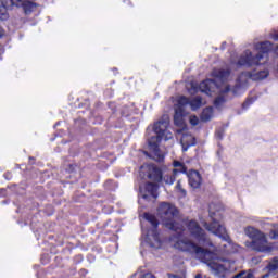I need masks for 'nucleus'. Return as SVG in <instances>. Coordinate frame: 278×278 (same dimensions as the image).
Here are the masks:
<instances>
[{
    "label": "nucleus",
    "instance_id": "obj_2",
    "mask_svg": "<svg viewBox=\"0 0 278 278\" xmlns=\"http://www.w3.org/2000/svg\"><path fill=\"white\" fill-rule=\"evenodd\" d=\"M212 75L215 77V79H206L202 81L199 86V90L208 97H212L213 94H219L215 99L214 105L216 108H220L226 101L225 94L229 92V85L226 83L227 79H229V73L223 70H214Z\"/></svg>",
    "mask_w": 278,
    "mask_h": 278
},
{
    "label": "nucleus",
    "instance_id": "obj_13",
    "mask_svg": "<svg viewBox=\"0 0 278 278\" xmlns=\"http://www.w3.org/2000/svg\"><path fill=\"white\" fill-rule=\"evenodd\" d=\"M268 75H269L268 70H263L258 73L247 72V73H243L239 76L238 83L239 84H244V81H247V79H253V81H260L262 79H266V77H268Z\"/></svg>",
    "mask_w": 278,
    "mask_h": 278
},
{
    "label": "nucleus",
    "instance_id": "obj_23",
    "mask_svg": "<svg viewBox=\"0 0 278 278\" xmlns=\"http://www.w3.org/2000/svg\"><path fill=\"white\" fill-rule=\"evenodd\" d=\"M141 278H155L153 274H144Z\"/></svg>",
    "mask_w": 278,
    "mask_h": 278
},
{
    "label": "nucleus",
    "instance_id": "obj_3",
    "mask_svg": "<svg viewBox=\"0 0 278 278\" xmlns=\"http://www.w3.org/2000/svg\"><path fill=\"white\" fill-rule=\"evenodd\" d=\"M273 49L270 41L258 42L254 46V52L245 50L237 63H232V68H253L254 66H265L268 64V51Z\"/></svg>",
    "mask_w": 278,
    "mask_h": 278
},
{
    "label": "nucleus",
    "instance_id": "obj_22",
    "mask_svg": "<svg viewBox=\"0 0 278 278\" xmlns=\"http://www.w3.org/2000/svg\"><path fill=\"white\" fill-rule=\"evenodd\" d=\"M270 36H271L273 40H278V31L271 33Z\"/></svg>",
    "mask_w": 278,
    "mask_h": 278
},
{
    "label": "nucleus",
    "instance_id": "obj_18",
    "mask_svg": "<svg viewBox=\"0 0 278 278\" xmlns=\"http://www.w3.org/2000/svg\"><path fill=\"white\" fill-rule=\"evenodd\" d=\"M269 238L271 240H277L278 239V225L274 227V229L269 232Z\"/></svg>",
    "mask_w": 278,
    "mask_h": 278
},
{
    "label": "nucleus",
    "instance_id": "obj_21",
    "mask_svg": "<svg viewBox=\"0 0 278 278\" xmlns=\"http://www.w3.org/2000/svg\"><path fill=\"white\" fill-rule=\"evenodd\" d=\"M189 123L190 125H192L193 127H197V125H199V118L195 115H191L189 117Z\"/></svg>",
    "mask_w": 278,
    "mask_h": 278
},
{
    "label": "nucleus",
    "instance_id": "obj_5",
    "mask_svg": "<svg viewBox=\"0 0 278 278\" xmlns=\"http://www.w3.org/2000/svg\"><path fill=\"white\" fill-rule=\"evenodd\" d=\"M173 166L175 168L173 172H162L160 168L155 167V165H143L141 166V170L143 173L147 172L149 179H152V181L173 186L177 173H186V165L179 161H174Z\"/></svg>",
    "mask_w": 278,
    "mask_h": 278
},
{
    "label": "nucleus",
    "instance_id": "obj_24",
    "mask_svg": "<svg viewBox=\"0 0 278 278\" xmlns=\"http://www.w3.org/2000/svg\"><path fill=\"white\" fill-rule=\"evenodd\" d=\"M3 36V29L0 28V38Z\"/></svg>",
    "mask_w": 278,
    "mask_h": 278
},
{
    "label": "nucleus",
    "instance_id": "obj_17",
    "mask_svg": "<svg viewBox=\"0 0 278 278\" xmlns=\"http://www.w3.org/2000/svg\"><path fill=\"white\" fill-rule=\"evenodd\" d=\"M233 278H253V274L251 271H242L236 275Z\"/></svg>",
    "mask_w": 278,
    "mask_h": 278
},
{
    "label": "nucleus",
    "instance_id": "obj_19",
    "mask_svg": "<svg viewBox=\"0 0 278 278\" xmlns=\"http://www.w3.org/2000/svg\"><path fill=\"white\" fill-rule=\"evenodd\" d=\"M176 192H178V194H180V197H186V190H184V188H181V181L177 182Z\"/></svg>",
    "mask_w": 278,
    "mask_h": 278
},
{
    "label": "nucleus",
    "instance_id": "obj_20",
    "mask_svg": "<svg viewBox=\"0 0 278 278\" xmlns=\"http://www.w3.org/2000/svg\"><path fill=\"white\" fill-rule=\"evenodd\" d=\"M269 270H278V258H274L269 265H268Z\"/></svg>",
    "mask_w": 278,
    "mask_h": 278
},
{
    "label": "nucleus",
    "instance_id": "obj_11",
    "mask_svg": "<svg viewBox=\"0 0 278 278\" xmlns=\"http://www.w3.org/2000/svg\"><path fill=\"white\" fill-rule=\"evenodd\" d=\"M14 5H15V8H23V10L26 14H29V12H31L36 8V4H34L30 1L10 0L9 2H5V3L1 2L0 18H1V16L5 15L7 10L14 8Z\"/></svg>",
    "mask_w": 278,
    "mask_h": 278
},
{
    "label": "nucleus",
    "instance_id": "obj_16",
    "mask_svg": "<svg viewBox=\"0 0 278 278\" xmlns=\"http://www.w3.org/2000/svg\"><path fill=\"white\" fill-rule=\"evenodd\" d=\"M214 116V109L212 106H208L203 110L201 114V121L207 122L211 121Z\"/></svg>",
    "mask_w": 278,
    "mask_h": 278
},
{
    "label": "nucleus",
    "instance_id": "obj_1",
    "mask_svg": "<svg viewBox=\"0 0 278 278\" xmlns=\"http://www.w3.org/2000/svg\"><path fill=\"white\" fill-rule=\"evenodd\" d=\"M188 231L197 243L184 238V235L173 236L169 242L174 249L178 251H188L194 253L201 262L210 266L213 275L216 277H225L229 273H236V263L223 258H218L216 248L212 244V241L205 236V231L201 229L195 220H191L187 224Z\"/></svg>",
    "mask_w": 278,
    "mask_h": 278
},
{
    "label": "nucleus",
    "instance_id": "obj_12",
    "mask_svg": "<svg viewBox=\"0 0 278 278\" xmlns=\"http://www.w3.org/2000/svg\"><path fill=\"white\" fill-rule=\"evenodd\" d=\"M179 129L177 130L178 136H180V144H182V151H188L189 147H194L195 140L194 137L186 131L187 126H178Z\"/></svg>",
    "mask_w": 278,
    "mask_h": 278
},
{
    "label": "nucleus",
    "instance_id": "obj_6",
    "mask_svg": "<svg viewBox=\"0 0 278 278\" xmlns=\"http://www.w3.org/2000/svg\"><path fill=\"white\" fill-rule=\"evenodd\" d=\"M188 105L193 112H197L199 108L203 105V100L201 98H192L188 99L184 96H179L176 99V102L174 104V124L176 127H186V116H188Z\"/></svg>",
    "mask_w": 278,
    "mask_h": 278
},
{
    "label": "nucleus",
    "instance_id": "obj_4",
    "mask_svg": "<svg viewBox=\"0 0 278 278\" xmlns=\"http://www.w3.org/2000/svg\"><path fill=\"white\" fill-rule=\"evenodd\" d=\"M173 132L168 130V119L156 122L152 127H148V147L156 162L164 160V154L160 152V141L170 140Z\"/></svg>",
    "mask_w": 278,
    "mask_h": 278
},
{
    "label": "nucleus",
    "instance_id": "obj_9",
    "mask_svg": "<svg viewBox=\"0 0 278 278\" xmlns=\"http://www.w3.org/2000/svg\"><path fill=\"white\" fill-rule=\"evenodd\" d=\"M211 218L213 220L211 225H208L205 220H201V225H203V227H205L207 231H210L214 236H218V238H222V240H224L225 243L223 244V247H225L224 251H226V253H233V250H231L233 249V243L229 241V235H227V229L225 228V226L222 225L220 222L216 220V218Z\"/></svg>",
    "mask_w": 278,
    "mask_h": 278
},
{
    "label": "nucleus",
    "instance_id": "obj_14",
    "mask_svg": "<svg viewBox=\"0 0 278 278\" xmlns=\"http://www.w3.org/2000/svg\"><path fill=\"white\" fill-rule=\"evenodd\" d=\"M140 192L143 199H157V185L147 184L144 187H140Z\"/></svg>",
    "mask_w": 278,
    "mask_h": 278
},
{
    "label": "nucleus",
    "instance_id": "obj_7",
    "mask_svg": "<svg viewBox=\"0 0 278 278\" xmlns=\"http://www.w3.org/2000/svg\"><path fill=\"white\" fill-rule=\"evenodd\" d=\"M245 236L252 241H247L245 247L252 251H258L260 253H270L275 247L268 244L266 235L255 229L254 227L248 226L244 229Z\"/></svg>",
    "mask_w": 278,
    "mask_h": 278
},
{
    "label": "nucleus",
    "instance_id": "obj_8",
    "mask_svg": "<svg viewBox=\"0 0 278 278\" xmlns=\"http://www.w3.org/2000/svg\"><path fill=\"white\" fill-rule=\"evenodd\" d=\"M157 215L161 218L163 225L172 231H184V223L179 224L177 219V207L173 204L161 203L157 208Z\"/></svg>",
    "mask_w": 278,
    "mask_h": 278
},
{
    "label": "nucleus",
    "instance_id": "obj_15",
    "mask_svg": "<svg viewBox=\"0 0 278 278\" xmlns=\"http://www.w3.org/2000/svg\"><path fill=\"white\" fill-rule=\"evenodd\" d=\"M188 179H189V186L191 188H201V184H203V178H201V174L197 170H191L188 174Z\"/></svg>",
    "mask_w": 278,
    "mask_h": 278
},
{
    "label": "nucleus",
    "instance_id": "obj_10",
    "mask_svg": "<svg viewBox=\"0 0 278 278\" xmlns=\"http://www.w3.org/2000/svg\"><path fill=\"white\" fill-rule=\"evenodd\" d=\"M144 218L147 223L152 227L150 230L146 231V241L153 249H161L162 240H160V235L157 233V219H155V216L149 213L144 214Z\"/></svg>",
    "mask_w": 278,
    "mask_h": 278
}]
</instances>
